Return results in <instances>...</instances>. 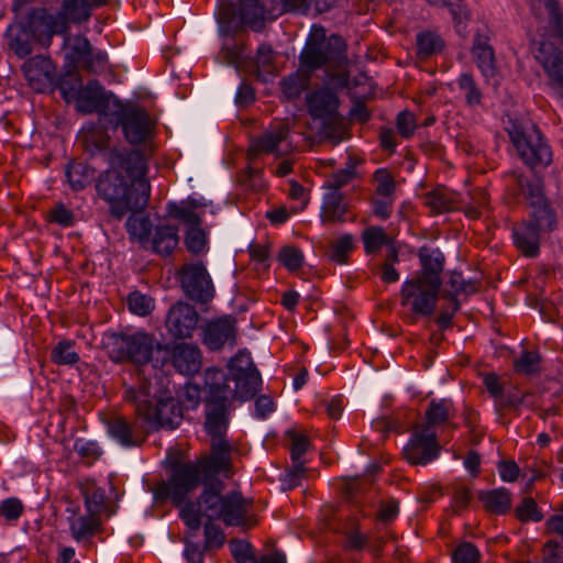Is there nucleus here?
<instances>
[{
    "instance_id": "f257e3e1",
    "label": "nucleus",
    "mask_w": 563,
    "mask_h": 563,
    "mask_svg": "<svg viewBox=\"0 0 563 563\" xmlns=\"http://www.w3.org/2000/svg\"><path fill=\"white\" fill-rule=\"evenodd\" d=\"M109 169L96 184L100 198L110 205L111 214L120 220L128 212L144 209L150 199L151 186L146 179L147 164L140 151H112L107 153Z\"/></svg>"
},
{
    "instance_id": "f03ea898",
    "label": "nucleus",
    "mask_w": 563,
    "mask_h": 563,
    "mask_svg": "<svg viewBox=\"0 0 563 563\" xmlns=\"http://www.w3.org/2000/svg\"><path fill=\"white\" fill-rule=\"evenodd\" d=\"M249 515V501L240 492L223 495L216 487H207L197 501L187 503L180 509V518L188 528L185 536L184 555L188 563H203L205 545L194 542L201 527V518L222 520L227 526H244Z\"/></svg>"
},
{
    "instance_id": "7ed1b4c3",
    "label": "nucleus",
    "mask_w": 563,
    "mask_h": 563,
    "mask_svg": "<svg viewBox=\"0 0 563 563\" xmlns=\"http://www.w3.org/2000/svg\"><path fill=\"white\" fill-rule=\"evenodd\" d=\"M231 468L230 445L227 441L214 442L211 445V453L202 456L197 462L177 463L172 468L170 477L167 482H159L153 489L154 498L157 501L170 499L179 510L187 504V496L197 489L201 482L205 488L216 487L220 493L223 484L220 481L210 483L212 477L219 473L225 476ZM191 500H188L190 503Z\"/></svg>"
},
{
    "instance_id": "20e7f679",
    "label": "nucleus",
    "mask_w": 563,
    "mask_h": 563,
    "mask_svg": "<svg viewBox=\"0 0 563 563\" xmlns=\"http://www.w3.org/2000/svg\"><path fill=\"white\" fill-rule=\"evenodd\" d=\"M308 0H240L239 10L232 2H221L218 23L222 35H236L244 26L255 32L264 27L267 18L275 19L284 12L307 11Z\"/></svg>"
},
{
    "instance_id": "39448f33",
    "label": "nucleus",
    "mask_w": 563,
    "mask_h": 563,
    "mask_svg": "<svg viewBox=\"0 0 563 563\" xmlns=\"http://www.w3.org/2000/svg\"><path fill=\"white\" fill-rule=\"evenodd\" d=\"M132 383H123L124 401L135 407V412L145 422L155 429H176L183 420V410L179 401L170 393L164 391L161 395L152 393L151 382L136 371Z\"/></svg>"
},
{
    "instance_id": "423d86ee",
    "label": "nucleus",
    "mask_w": 563,
    "mask_h": 563,
    "mask_svg": "<svg viewBox=\"0 0 563 563\" xmlns=\"http://www.w3.org/2000/svg\"><path fill=\"white\" fill-rule=\"evenodd\" d=\"M228 377L223 371L208 368L205 373V428L214 442L223 439L229 424L230 395L232 390L228 385Z\"/></svg>"
},
{
    "instance_id": "0eeeda50",
    "label": "nucleus",
    "mask_w": 563,
    "mask_h": 563,
    "mask_svg": "<svg viewBox=\"0 0 563 563\" xmlns=\"http://www.w3.org/2000/svg\"><path fill=\"white\" fill-rule=\"evenodd\" d=\"M104 347L108 351L110 358L115 363L131 362L135 365H145L153 362L154 353L164 351L165 356L162 358V364L165 357L169 354L168 349L164 347L153 334L144 331L134 333L124 332H109L104 335Z\"/></svg>"
},
{
    "instance_id": "6e6552de",
    "label": "nucleus",
    "mask_w": 563,
    "mask_h": 563,
    "mask_svg": "<svg viewBox=\"0 0 563 563\" xmlns=\"http://www.w3.org/2000/svg\"><path fill=\"white\" fill-rule=\"evenodd\" d=\"M345 42L339 35L325 36L323 27H313L300 54V64L307 70L321 67L340 68L346 63Z\"/></svg>"
},
{
    "instance_id": "1a4fd4ad",
    "label": "nucleus",
    "mask_w": 563,
    "mask_h": 563,
    "mask_svg": "<svg viewBox=\"0 0 563 563\" xmlns=\"http://www.w3.org/2000/svg\"><path fill=\"white\" fill-rule=\"evenodd\" d=\"M340 99L335 91L327 86L319 87L306 95L307 112L313 120L322 122L324 139L338 144L344 133L343 118L339 113Z\"/></svg>"
},
{
    "instance_id": "9d476101",
    "label": "nucleus",
    "mask_w": 563,
    "mask_h": 563,
    "mask_svg": "<svg viewBox=\"0 0 563 563\" xmlns=\"http://www.w3.org/2000/svg\"><path fill=\"white\" fill-rule=\"evenodd\" d=\"M509 139L525 164L531 168L548 166L552 162V152L537 125L525 126L511 122L507 129Z\"/></svg>"
},
{
    "instance_id": "9b49d317",
    "label": "nucleus",
    "mask_w": 563,
    "mask_h": 563,
    "mask_svg": "<svg viewBox=\"0 0 563 563\" xmlns=\"http://www.w3.org/2000/svg\"><path fill=\"white\" fill-rule=\"evenodd\" d=\"M177 274L181 289L189 299L207 303L214 297L212 279L202 262L185 263Z\"/></svg>"
},
{
    "instance_id": "f8f14e48",
    "label": "nucleus",
    "mask_w": 563,
    "mask_h": 563,
    "mask_svg": "<svg viewBox=\"0 0 563 563\" xmlns=\"http://www.w3.org/2000/svg\"><path fill=\"white\" fill-rule=\"evenodd\" d=\"M112 115L117 117V124L122 128L129 143L141 144L148 139L153 122L143 108L120 102Z\"/></svg>"
},
{
    "instance_id": "ddd939ff",
    "label": "nucleus",
    "mask_w": 563,
    "mask_h": 563,
    "mask_svg": "<svg viewBox=\"0 0 563 563\" xmlns=\"http://www.w3.org/2000/svg\"><path fill=\"white\" fill-rule=\"evenodd\" d=\"M64 46L67 49L66 57L73 68L80 66L92 74L104 71L108 64L107 54L100 51L93 52L87 37L82 35H66Z\"/></svg>"
},
{
    "instance_id": "4468645a",
    "label": "nucleus",
    "mask_w": 563,
    "mask_h": 563,
    "mask_svg": "<svg viewBox=\"0 0 563 563\" xmlns=\"http://www.w3.org/2000/svg\"><path fill=\"white\" fill-rule=\"evenodd\" d=\"M441 286L412 278L401 287V305H410L411 311L419 316H431L437 307Z\"/></svg>"
},
{
    "instance_id": "2eb2a0df",
    "label": "nucleus",
    "mask_w": 563,
    "mask_h": 563,
    "mask_svg": "<svg viewBox=\"0 0 563 563\" xmlns=\"http://www.w3.org/2000/svg\"><path fill=\"white\" fill-rule=\"evenodd\" d=\"M77 108L82 113L113 114V110L120 104V100L112 93L106 92L98 80H89L81 88L76 98Z\"/></svg>"
},
{
    "instance_id": "dca6fc26",
    "label": "nucleus",
    "mask_w": 563,
    "mask_h": 563,
    "mask_svg": "<svg viewBox=\"0 0 563 563\" xmlns=\"http://www.w3.org/2000/svg\"><path fill=\"white\" fill-rule=\"evenodd\" d=\"M440 450L437 432L416 426L410 441L404 449V455L411 464L426 465L438 457Z\"/></svg>"
},
{
    "instance_id": "f3484780",
    "label": "nucleus",
    "mask_w": 563,
    "mask_h": 563,
    "mask_svg": "<svg viewBox=\"0 0 563 563\" xmlns=\"http://www.w3.org/2000/svg\"><path fill=\"white\" fill-rule=\"evenodd\" d=\"M536 59L549 77L550 86L563 98V53L553 43L542 41L534 51Z\"/></svg>"
},
{
    "instance_id": "a211bd4d",
    "label": "nucleus",
    "mask_w": 563,
    "mask_h": 563,
    "mask_svg": "<svg viewBox=\"0 0 563 563\" xmlns=\"http://www.w3.org/2000/svg\"><path fill=\"white\" fill-rule=\"evenodd\" d=\"M33 40L44 46H48L55 34H66L68 25L58 18L45 10L33 11L27 19L26 24Z\"/></svg>"
},
{
    "instance_id": "6ab92c4d",
    "label": "nucleus",
    "mask_w": 563,
    "mask_h": 563,
    "mask_svg": "<svg viewBox=\"0 0 563 563\" xmlns=\"http://www.w3.org/2000/svg\"><path fill=\"white\" fill-rule=\"evenodd\" d=\"M169 213L172 217L180 219L188 225L185 236V245L188 252L198 255L201 254L207 247V233L201 229V218L195 211L170 205Z\"/></svg>"
},
{
    "instance_id": "aec40b11",
    "label": "nucleus",
    "mask_w": 563,
    "mask_h": 563,
    "mask_svg": "<svg viewBox=\"0 0 563 563\" xmlns=\"http://www.w3.org/2000/svg\"><path fill=\"white\" fill-rule=\"evenodd\" d=\"M21 69L30 87L37 92H43L56 80V66L48 57H31L23 63Z\"/></svg>"
},
{
    "instance_id": "412c9836",
    "label": "nucleus",
    "mask_w": 563,
    "mask_h": 563,
    "mask_svg": "<svg viewBox=\"0 0 563 563\" xmlns=\"http://www.w3.org/2000/svg\"><path fill=\"white\" fill-rule=\"evenodd\" d=\"M198 323V313L191 305L177 302L170 307L166 317V327L169 333L177 339L192 335Z\"/></svg>"
},
{
    "instance_id": "4be33fe9",
    "label": "nucleus",
    "mask_w": 563,
    "mask_h": 563,
    "mask_svg": "<svg viewBox=\"0 0 563 563\" xmlns=\"http://www.w3.org/2000/svg\"><path fill=\"white\" fill-rule=\"evenodd\" d=\"M235 339V319L230 316L211 320L203 328V343L211 351H218L227 343L234 345Z\"/></svg>"
},
{
    "instance_id": "5701e85b",
    "label": "nucleus",
    "mask_w": 563,
    "mask_h": 563,
    "mask_svg": "<svg viewBox=\"0 0 563 563\" xmlns=\"http://www.w3.org/2000/svg\"><path fill=\"white\" fill-rule=\"evenodd\" d=\"M66 512L70 514L67 518L69 530L73 539L77 542L89 541L101 532L102 521L100 516L88 512L87 510L85 514H81L79 508L73 507L70 501L69 506L66 508Z\"/></svg>"
},
{
    "instance_id": "b1692460",
    "label": "nucleus",
    "mask_w": 563,
    "mask_h": 563,
    "mask_svg": "<svg viewBox=\"0 0 563 563\" xmlns=\"http://www.w3.org/2000/svg\"><path fill=\"white\" fill-rule=\"evenodd\" d=\"M471 54L477 68L486 79L494 78L497 75L495 51L490 44L487 30H477L473 38Z\"/></svg>"
},
{
    "instance_id": "393cba45",
    "label": "nucleus",
    "mask_w": 563,
    "mask_h": 563,
    "mask_svg": "<svg viewBox=\"0 0 563 563\" xmlns=\"http://www.w3.org/2000/svg\"><path fill=\"white\" fill-rule=\"evenodd\" d=\"M4 41L8 51L18 58H25L33 52V37L23 22L11 23L4 32Z\"/></svg>"
},
{
    "instance_id": "a878e982",
    "label": "nucleus",
    "mask_w": 563,
    "mask_h": 563,
    "mask_svg": "<svg viewBox=\"0 0 563 563\" xmlns=\"http://www.w3.org/2000/svg\"><path fill=\"white\" fill-rule=\"evenodd\" d=\"M174 367L185 375H192L199 372L201 366L200 350L188 343L176 344L170 353Z\"/></svg>"
},
{
    "instance_id": "bb28decb",
    "label": "nucleus",
    "mask_w": 563,
    "mask_h": 563,
    "mask_svg": "<svg viewBox=\"0 0 563 563\" xmlns=\"http://www.w3.org/2000/svg\"><path fill=\"white\" fill-rule=\"evenodd\" d=\"M419 258L422 269L415 278L424 283L441 286L442 283L440 274L443 269V254L439 250L431 251L427 247H422L419 251Z\"/></svg>"
},
{
    "instance_id": "cd10ccee",
    "label": "nucleus",
    "mask_w": 563,
    "mask_h": 563,
    "mask_svg": "<svg viewBox=\"0 0 563 563\" xmlns=\"http://www.w3.org/2000/svg\"><path fill=\"white\" fill-rule=\"evenodd\" d=\"M540 231L527 221L516 224L512 229L516 247L527 257H536L540 253Z\"/></svg>"
},
{
    "instance_id": "c85d7f7f",
    "label": "nucleus",
    "mask_w": 563,
    "mask_h": 563,
    "mask_svg": "<svg viewBox=\"0 0 563 563\" xmlns=\"http://www.w3.org/2000/svg\"><path fill=\"white\" fill-rule=\"evenodd\" d=\"M289 132V124L283 121L275 129L253 140L250 151L255 155L276 153L277 157H279L280 154L277 153L278 146L287 139Z\"/></svg>"
},
{
    "instance_id": "c756f323",
    "label": "nucleus",
    "mask_w": 563,
    "mask_h": 563,
    "mask_svg": "<svg viewBox=\"0 0 563 563\" xmlns=\"http://www.w3.org/2000/svg\"><path fill=\"white\" fill-rule=\"evenodd\" d=\"M453 404L449 399H441L439 401L432 399L426 410V422L418 424L422 429L435 431V427L443 424L453 416Z\"/></svg>"
},
{
    "instance_id": "7c9ffc66",
    "label": "nucleus",
    "mask_w": 563,
    "mask_h": 563,
    "mask_svg": "<svg viewBox=\"0 0 563 563\" xmlns=\"http://www.w3.org/2000/svg\"><path fill=\"white\" fill-rule=\"evenodd\" d=\"M347 205L344 202V196L340 191H329L324 196L321 220L323 223H335L346 221L345 214Z\"/></svg>"
},
{
    "instance_id": "2f4dec72",
    "label": "nucleus",
    "mask_w": 563,
    "mask_h": 563,
    "mask_svg": "<svg viewBox=\"0 0 563 563\" xmlns=\"http://www.w3.org/2000/svg\"><path fill=\"white\" fill-rule=\"evenodd\" d=\"M92 4L89 0H64L57 13L67 25L69 22L80 24L90 19Z\"/></svg>"
},
{
    "instance_id": "473e14b6",
    "label": "nucleus",
    "mask_w": 563,
    "mask_h": 563,
    "mask_svg": "<svg viewBox=\"0 0 563 563\" xmlns=\"http://www.w3.org/2000/svg\"><path fill=\"white\" fill-rule=\"evenodd\" d=\"M108 431L113 439L124 446L141 444L133 426L122 416H115L108 421Z\"/></svg>"
},
{
    "instance_id": "72a5a7b5",
    "label": "nucleus",
    "mask_w": 563,
    "mask_h": 563,
    "mask_svg": "<svg viewBox=\"0 0 563 563\" xmlns=\"http://www.w3.org/2000/svg\"><path fill=\"white\" fill-rule=\"evenodd\" d=\"M478 499L485 509L496 515H503L510 509L511 497L506 488H497L478 493Z\"/></svg>"
},
{
    "instance_id": "f704fd0d",
    "label": "nucleus",
    "mask_w": 563,
    "mask_h": 563,
    "mask_svg": "<svg viewBox=\"0 0 563 563\" xmlns=\"http://www.w3.org/2000/svg\"><path fill=\"white\" fill-rule=\"evenodd\" d=\"M511 176L522 195L530 201L531 206L545 201L543 194V180L541 177L537 175L527 177L516 172H514Z\"/></svg>"
},
{
    "instance_id": "c9c22d12",
    "label": "nucleus",
    "mask_w": 563,
    "mask_h": 563,
    "mask_svg": "<svg viewBox=\"0 0 563 563\" xmlns=\"http://www.w3.org/2000/svg\"><path fill=\"white\" fill-rule=\"evenodd\" d=\"M177 228L174 225H158L152 240L153 251L163 256L169 255L178 245Z\"/></svg>"
},
{
    "instance_id": "e433bc0d",
    "label": "nucleus",
    "mask_w": 563,
    "mask_h": 563,
    "mask_svg": "<svg viewBox=\"0 0 563 563\" xmlns=\"http://www.w3.org/2000/svg\"><path fill=\"white\" fill-rule=\"evenodd\" d=\"M235 384L233 396L239 400L252 399L262 385V378L258 372H249L247 374L232 376Z\"/></svg>"
},
{
    "instance_id": "4c0bfd02",
    "label": "nucleus",
    "mask_w": 563,
    "mask_h": 563,
    "mask_svg": "<svg viewBox=\"0 0 563 563\" xmlns=\"http://www.w3.org/2000/svg\"><path fill=\"white\" fill-rule=\"evenodd\" d=\"M79 488L85 499L86 510L101 517V514L106 509L104 490L98 487L92 481H85L80 483Z\"/></svg>"
},
{
    "instance_id": "58836bf2",
    "label": "nucleus",
    "mask_w": 563,
    "mask_h": 563,
    "mask_svg": "<svg viewBox=\"0 0 563 563\" xmlns=\"http://www.w3.org/2000/svg\"><path fill=\"white\" fill-rule=\"evenodd\" d=\"M416 45L419 58L427 59L432 55L441 53L444 49L445 43L437 32L423 31L417 34Z\"/></svg>"
},
{
    "instance_id": "ea45409f",
    "label": "nucleus",
    "mask_w": 563,
    "mask_h": 563,
    "mask_svg": "<svg viewBox=\"0 0 563 563\" xmlns=\"http://www.w3.org/2000/svg\"><path fill=\"white\" fill-rule=\"evenodd\" d=\"M454 195L443 187H438L424 195V205L432 213L449 212L454 208Z\"/></svg>"
},
{
    "instance_id": "a19ab883",
    "label": "nucleus",
    "mask_w": 563,
    "mask_h": 563,
    "mask_svg": "<svg viewBox=\"0 0 563 563\" xmlns=\"http://www.w3.org/2000/svg\"><path fill=\"white\" fill-rule=\"evenodd\" d=\"M82 142L85 148L91 154H101L107 161V153L112 152L109 150L110 137L109 135L101 129L93 128L84 133ZM113 151H118L113 148Z\"/></svg>"
},
{
    "instance_id": "79ce46f5",
    "label": "nucleus",
    "mask_w": 563,
    "mask_h": 563,
    "mask_svg": "<svg viewBox=\"0 0 563 563\" xmlns=\"http://www.w3.org/2000/svg\"><path fill=\"white\" fill-rule=\"evenodd\" d=\"M310 76L300 71L290 74L280 80L282 91L289 101L296 100L308 89Z\"/></svg>"
},
{
    "instance_id": "37998d69",
    "label": "nucleus",
    "mask_w": 563,
    "mask_h": 563,
    "mask_svg": "<svg viewBox=\"0 0 563 563\" xmlns=\"http://www.w3.org/2000/svg\"><path fill=\"white\" fill-rule=\"evenodd\" d=\"M533 211L531 219L527 221L532 224L540 232H549L555 228L556 218L552 209L545 201L532 205Z\"/></svg>"
},
{
    "instance_id": "c03bdc74",
    "label": "nucleus",
    "mask_w": 563,
    "mask_h": 563,
    "mask_svg": "<svg viewBox=\"0 0 563 563\" xmlns=\"http://www.w3.org/2000/svg\"><path fill=\"white\" fill-rule=\"evenodd\" d=\"M95 170L84 163H73L66 168V177L76 191L86 188L93 178Z\"/></svg>"
},
{
    "instance_id": "a18cd8bd",
    "label": "nucleus",
    "mask_w": 563,
    "mask_h": 563,
    "mask_svg": "<svg viewBox=\"0 0 563 563\" xmlns=\"http://www.w3.org/2000/svg\"><path fill=\"white\" fill-rule=\"evenodd\" d=\"M551 35L563 45V8L559 0H544Z\"/></svg>"
},
{
    "instance_id": "49530a36",
    "label": "nucleus",
    "mask_w": 563,
    "mask_h": 563,
    "mask_svg": "<svg viewBox=\"0 0 563 563\" xmlns=\"http://www.w3.org/2000/svg\"><path fill=\"white\" fill-rule=\"evenodd\" d=\"M55 81L66 101L76 100L82 85L77 68L71 67L62 77H56Z\"/></svg>"
},
{
    "instance_id": "de8ad7c7",
    "label": "nucleus",
    "mask_w": 563,
    "mask_h": 563,
    "mask_svg": "<svg viewBox=\"0 0 563 563\" xmlns=\"http://www.w3.org/2000/svg\"><path fill=\"white\" fill-rule=\"evenodd\" d=\"M457 86L464 92L465 102L470 107L482 103L483 92L471 73H463L457 78Z\"/></svg>"
},
{
    "instance_id": "09e8293b",
    "label": "nucleus",
    "mask_w": 563,
    "mask_h": 563,
    "mask_svg": "<svg viewBox=\"0 0 563 563\" xmlns=\"http://www.w3.org/2000/svg\"><path fill=\"white\" fill-rule=\"evenodd\" d=\"M220 52V58L228 65H233L236 68L240 67L241 60L244 56L245 46L243 43L238 42L233 38L234 35H229Z\"/></svg>"
},
{
    "instance_id": "8fccbe9b",
    "label": "nucleus",
    "mask_w": 563,
    "mask_h": 563,
    "mask_svg": "<svg viewBox=\"0 0 563 563\" xmlns=\"http://www.w3.org/2000/svg\"><path fill=\"white\" fill-rule=\"evenodd\" d=\"M540 363L541 356L538 352L525 350L514 362V368L522 375H534L540 372Z\"/></svg>"
},
{
    "instance_id": "3c124183",
    "label": "nucleus",
    "mask_w": 563,
    "mask_h": 563,
    "mask_svg": "<svg viewBox=\"0 0 563 563\" xmlns=\"http://www.w3.org/2000/svg\"><path fill=\"white\" fill-rule=\"evenodd\" d=\"M275 57L276 53L274 52L271 45H260L254 60L258 76L262 73L272 75L276 71Z\"/></svg>"
},
{
    "instance_id": "603ef678",
    "label": "nucleus",
    "mask_w": 563,
    "mask_h": 563,
    "mask_svg": "<svg viewBox=\"0 0 563 563\" xmlns=\"http://www.w3.org/2000/svg\"><path fill=\"white\" fill-rule=\"evenodd\" d=\"M362 240L367 254L376 253L384 244L389 243L385 230L380 227L367 228L362 234Z\"/></svg>"
},
{
    "instance_id": "864d4df0",
    "label": "nucleus",
    "mask_w": 563,
    "mask_h": 563,
    "mask_svg": "<svg viewBox=\"0 0 563 563\" xmlns=\"http://www.w3.org/2000/svg\"><path fill=\"white\" fill-rule=\"evenodd\" d=\"M70 341H62L51 352V360L58 365H74L79 361V355L71 350Z\"/></svg>"
},
{
    "instance_id": "5fc2aeb1",
    "label": "nucleus",
    "mask_w": 563,
    "mask_h": 563,
    "mask_svg": "<svg viewBox=\"0 0 563 563\" xmlns=\"http://www.w3.org/2000/svg\"><path fill=\"white\" fill-rule=\"evenodd\" d=\"M531 396V393H520L517 388L504 389L503 396L499 397L497 401V406L500 409H514L515 411H519L521 405L528 401V398Z\"/></svg>"
},
{
    "instance_id": "6e6d98bb",
    "label": "nucleus",
    "mask_w": 563,
    "mask_h": 563,
    "mask_svg": "<svg viewBox=\"0 0 563 563\" xmlns=\"http://www.w3.org/2000/svg\"><path fill=\"white\" fill-rule=\"evenodd\" d=\"M128 306L132 313L145 317L154 309V300L140 291H133L128 297Z\"/></svg>"
},
{
    "instance_id": "4d7b16f0",
    "label": "nucleus",
    "mask_w": 563,
    "mask_h": 563,
    "mask_svg": "<svg viewBox=\"0 0 563 563\" xmlns=\"http://www.w3.org/2000/svg\"><path fill=\"white\" fill-rule=\"evenodd\" d=\"M516 516L522 522L530 520L539 522L543 519L541 510L531 497H525L521 504L516 507Z\"/></svg>"
},
{
    "instance_id": "13d9d810",
    "label": "nucleus",
    "mask_w": 563,
    "mask_h": 563,
    "mask_svg": "<svg viewBox=\"0 0 563 563\" xmlns=\"http://www.w3.org/2000/svg\"><path fill=\"white\" fill-rule=\"evenodd\" d=\"M278 260L288 271L296 272L302 266L303 254L298 247L286 245L280 250Z\"/></svg>"
},
{
    "instance_id": "bf43d9fd",
    "label": "nucleus",
    "mask_w": 563,
    "mask_h": 563,
    "mask_svg": "<svg viewBox=\"0 0 563 563\" xmlns=\"http://www.w3.org/2000/svg\"><path fill=\"white\" fill-rule=\"evenodd\" d=\"M214 520L207 519L203 526L205 550L219 549L224 544L225 536L223 530L213 523Z\"/></svg>"
},
{
    "instance_id": "052dcab7",
    "label": "nucleus",
    "mask_w": 563,
    "mask_h": 563,
    "mask_svg": "<svg viewBox=\"0 0 563 563\" xmlns=\"http://www.w3.org/2000/svg\"><path fill=\"white\" fill-rule=\"evenodd\" d=\"M230 550L236 563H257L253 547L250 542L236 539L231 540Z\"/></svg>"
},
{
    "instance_id": "680f3d73",
    "label": "nucleus",
    "mask_w": 563,
    "mask_h": 563,
    "mask_svg": "<svg viewBox=\"0 0 563 563\" xmlns=\"http://www.w3.org/2000/svg\"><path fill=\"white\" fill-rule=\"evenodd\" d=\"M479 551L471 542L460 543L452 553L453 563H478Z\"/></svg>"
},
{
    "instance_id": "e2e57ef3",
    "label": "nucleus",
    "mask_w": 563,
    "mask_h": 563,
    "mask_svg": "<svg viewBox=\"0 0 563 563\" xmlns=\"http://www.w3.org/2000/svg\"><path fill=\"white\" fill-rule=\"evenodd\" d=\"M353 250V238L350 234L341 236L330 250V258L339 264H343L347 260L349 253Z\"/></svg>"
},
{
    "instance_id": "0e129e2a",
    "label": "nucleus",
    "mask_w": 563,
    "mask_h": 563,
    "mask_svg": "<svg viewBox=\"0 0 563 563\" xmlns=\"http://www.w3.org/2000/svg\"><path fill=\"white\" fill-rule=\"evenodd\" d=\"M374 179L376 181L375 195L394 196L396 189L395 180L393 175L387 169H377L374 173Z\"/></svg>"
},
{
    "instance_id": "69168bd1",
    "label": "nucleus",
    "mask_w": 563,
    "mask_h": 563,
    "mask_svg": "<svg viewBox=\"0 0 563 563\" xmlns=\"http://www.w3.org/2000/svg\"><path fill=\"white\" fill-rule=\"evenodd\" d=\"M230 371L232 376L247 374L249 372H258L252 361L251 354L242 351L231 360Z\"/></svg>"
},
{
    "instance_id": "338daca9",
    "label": "nucleus",
    "mask_w": 563,
    "mask_h": 563,
    "mask_svg": "<svg viewBox=\"0 0 563 563\" xmlns=\"http://www.w3.org/2000/svg\"><path fill=\"white\" fill-rule=\"evenodd\" d=\"M23 510L24 506L16 497L7 498L0 504V516L4 517L8 521L18 520L23 514Z\"/></svg>"
},
{
    "instance_id": "774afa93",
    "label": "nucleus",
    "mask_w": 563,
    "mask_h": 563,
    "mask_svg": "<svg viewBox=\"0 0 563 563\" xmlns=\"http://www.w3.org/2000/svg\"><path fill=\"white\" fill-rule=\"evenodd\" d=\"M355 174L353 167L340 169L327 179V188L330 191H340V188L347 185L355 177Z\"/></svg>"
}]
</instances>
